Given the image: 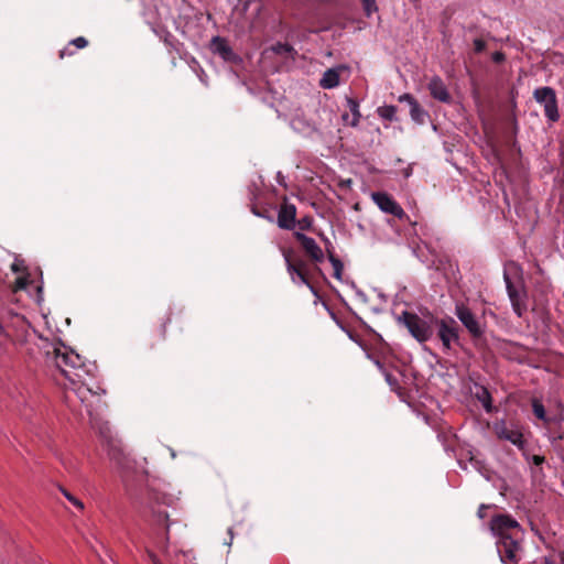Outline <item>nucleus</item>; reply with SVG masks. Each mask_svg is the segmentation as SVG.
<instances>
[{
    "label": "nucleus",
    "instance_id": "nucleus-14",
    "mask_svg": "<svg viewBox=\"0 0 564 564\" xmlns=\"http://www.w3.org/2000/svg\"><path fill=\"white\" fill-rule=\"evenodd\" d=\"M85 377L77 381L75 384H70V390L76 394V397L80 400L83 404L88 409L91 405V398H99L101 394L105 393V390L97 387V390H95L93 387H90L87 382H85Z\"/></svg>",
    "mask_w": 564,
    "mask_h": 564
},
{
    "label": "nucleus",
    "instance_id": "nucleus-39",
    "mask_svg": "<svg viewBox=\"0 0 564 564\" xmlns=\"http://www.w3.org/2000/svg\"><path fill=\"white\" fill-rule=\"evenodd\" d=\"M372 360H373V364L377 366V368L379 369V371L381 373L387 371V368L384 367V365L379 359L373 358Z\"/></svg>",
    "mask_w": 564,
    "mask_h": 564
},
{
    "label": "nucleus",
    "instance_id": "nucleus-38",
    "mask_svg": "<svg viewBox=\"0 0 564 564\" xmlns=\"http://www.w3.org/2000/svg\"><path fill=\"white\" fill-rule=\"evenodd\" d=\"M532 463L535 465V466H540L544 463V457L543 456H540V455H533L532 456Z\"/></svg>",
    "mask_w": 564,
    "mask_h": 564
},
{
    "label": "nucleus",
    "instance_id": "nucleus-17",
    "mask_svg": "<svg viewBox=\"0 0 564 564\" xmlns=\"http://www.w3.org/2000/svg\"><path fill=\"white\" fill-rule=\"evenodd\" d=\"M346 102H347V107L349 108V110L351 112V120H349L350 116L347 112L341 115V120L345 124L355 128L359 124V121L361 118V113L359 110V101L351 97H347Z\"/></svg>",
    "mask_w": 564,
    "mask_h": 564
},
{
    "label": "nucleus",
    "instance_id": "nucleus-12",
    "mask_svg": "<svg viewBox=\"0 0 564 564\" xmlns=\"http://www.w3.org/2000/svg\"><path fill=\"white\" fill-rule=\"evenodd\" d=\"M282 254H283L285 265H286V271L290 274L291 281L295 284H305L311 290V292L313 294H317L315 288L308 281V279L306 276V272L303 271L302 268H299V265L292 261V259H291L292 251L283 249Z\"/></svg>",
    "mask_w": 564,
    "mask_h": 564
},
{
    "label": "nucleus",
    "instance_id": "nucleus-43",
    "mask_svg": "<svg viewBox=\"0 0 564 564\" xmlns=\"http://www.w3.org/2000/svg\"><path fill=\"white\" fill-rule=\"evenodd\" d=\"M541 564H554V562L550 557L544 556Z\"/></svg>",
    "mask_w": 564,
    "mask_h": 564
},
{
    "label": "nucleus",
    "instance_id": "nucleus-26",
    "mask_svg": "<svg viewBox=\"0 0 564 564\" xmlns=\"http://www.w3.org/2000/svg\"><path fill=\"white\" fill-rule=\"evenodd\" d=\"M382 375L384 376V379H386L387 383L389 384V387L391 388V390L394 391V390L399 389V380L395 376H393L388 370L384 371Z\"/></svg>",
    "mask_w": 564,
    "mask_h": 564
},
{
    "label": "nucleus",
    "instance_id": "nucleus-3",
    "mask_svg": "<svg viewBox=\"0 0 564 564\" xmlns=\"http://www.w3.org/2000/svg\"><path fill=\"white\" fill-rule=\"evenodd\" d=\"M54 362L57 370L70 384L80 381L88 373L82 357L67 347L54 349Z\"/></svg>",
    "mask_w": 564,
    "mask_h": 564
},
{
    "label": "nucleus",
    "instance_id": "nucleus-32",
    "mask_svg": "<svg viewBox=\"0 0 564 564\" xmlns=\"http://www.w3.org/2000/svg\"><path fill=\"white\" fill-rule=\"evenodd\" d=\"M486 48V43L481 39L474 40V50L476 53H481Z\"/></svg>",
    "mask_w": 564,
    "mask_h": 564
},
{
    "label": "nucleus",
    "instance_id": "nucleus-21",
    "mask_svg": "<svg viewBox=\"0 0 564 564\" xmlns=\"http://www.w3.org/2000/svg\"><path fill=\"white\" fill-rule=\"evenodd\" d=\"M378 116L388 121H398L397 107L393 105H386L377 109Z\"/></svg>",
    "mask_w": 564,
    "mask_h": 564
},
{
    "label": "nucleus",
    "instance_id": "nucleus-44",
    "mask_svg": "<svg viewBox=\"0 0 564 564\" xmlns=\"http://www.w3.org/2000/svg\"><path fill=\"white\" fill-rule=\"evenodd\" d=\"M252 213H253L256 216L264 217L261 213L257 212L254 208L252 209Z\"/></svg>",
    "mask_w": 564,
    "mask_h": 564
},
{
    "label": "nucleus",
    "instance_id": "nucleus-34",
    "mask_svg": "<svg viewBox=\"0 0 564 564\" xmlns=\"http://www.w3.org/2000/svg\"><path fill=\"white\" fill-rule=\"evenodd\" d=\"M11 270L15 273L22 272L24 270L23 262L22 261H14L11 264Z\"/></svg>",
    "mask_w": 564,
    "mask_h": 564
},
{
    "label": "nucleus",
    "instance_id": "nucleus-46",
    "mask_svg": "<svg viewBox=\"0 0 564 564\" xmlns=\"http://www.w3.org/2000/svg\"><path fill=\"white\" fill-rule=\"evenodd\" d=\"M282 178H283V176H282V177H278V182H279V184H281V185H282Z\"/></svg>",
    "mask_w": 564,
    "mask_h": 564
},
{
    "label": "nucleus",
    "instance_id": "nucleus-10",
    "mask_svg": "<svg viewBox=\"0 0 564 564\" xmlns=\"http://www.w3.org/2000/svg\"><path fill=\"white\" fill-rule=\"evenodd\" d=\"M210 50L227 63L238 65L242 62V58L235 53L225 37L214 36L210 41Z\"/></svg>",
    "mask_w": 564,
    "mask_h": 564
},
{
    "label": "nucleus",
    "instance_id": "nucleus-40",
    "mask_svg": "<svg viewBox=\"0 0 564 564\" xmlns=\"http://www.w3.org/2000/svg\"><path fill=\"white\" fill-rule=\"evenodd\" d=\"M74 51H68V48H64L59 52V57L63 58L65 55H73Z\"/></svg>",
    "mask_w": 564,
    "mask_h": 564
},
{
    "label": "nucleus",
    "instance_id": "nucleus-7",
    "mask_svg": "<svg viewBox=\"0 0 564 564\" xmlns=\"http://www.w3.org/2000/svg\"><path fill=\"white\" fill-rule=\"evenodd\" d=\"M455 316L464 325L473 338H480L485 334V325L478 321L476 315L466 305L456 304Z\"/></svg>",
    "mask_w": 564,
    "mask_h": 564
},
{
    "label": "nucleus",
    "instance_id": "nucleus-28",
    "mask_svg": "<svg viewBox=\"0 0 564 564\" xmlns=\"http://www.w3.org/2000/svg\"><path fill=\"white\" fill-rule=\"evenodd\" d=\"M364 9L367 15H370L373 11L377 10L376 0H361Z\"/></svg>",
    "mask_w": 564,
    "mask_h": 564
},
{
    "label": "nucleus",
    "instance_id": "nucleus-13",
    "mask_svg": "<svg viewBox=\"0 0 564 564\" xmlns=\"http://www.w3.org/2000/svg\"><path fill=\"white\" fill-rule=\"evenodd\" d=\"M294 238L301 243L305 254L315 263H322L325 259L324 252L314 238L301 231L294 232Z\"/></svg>",
    "mask_w": 564,
    "mask_h": 564
},
{
    "label": "nucleus",
    "instance_id": "nucleus-42",
    "mask_svg": "<svg viewBox=\"0 0 564 564\" xmlns=\"http://www.w3.org/2000/svg\"><path fill=\"white\" fill-rule=\"evenodd\" d=\"M295 264L299 265V268H302L303 271H305V268H306V263L303 261V260H299L296 262H294Z\"/></svg>",
    "mask_w": 564,
    "mask_h": 564
},
{
    "label": "nucleus",
    "instance_id": "nucleus-19",
    "mask_svg": "<svg viewBox=\"0 0 564 564\" xmlns=\"http://www.w3.org/2000/svg\"><path fill=\"white\" fill-rule=\"evenodd\" d=\"M339 84V73L336 68H329L324 74L319 85L325 89H332Z\"/></svg>",
    "mask_w": 564,
    "mask_h": 564
},
{
    "label": "nucleus",
    "instance_id": "nucleus-22",
    "mask_svg": "<svg viewBox=\"0 0 564 564\" xmlns=\"http://www.w3.org/2000/svg\"><path fill=\"white\" fill-rule=\"evenodd\" d=\"M328 260L334 269V278L341 281L344 270L343 262L340 261V259L335 257L330 251L328 252Z\"/></svg>",
    "mask_w": 564,
    "mask_h": 564
},
{
    "label": "nucleus",
    "instance_id": "nucleus-27",
    "mask_svg": "<svg viewBox=\"0 0 564 564\" xmlns=\"http://www.w3.org/2000/svg\"><path fill=\"white\" fill-rule=\"evenodd\" d=\"M296 224L301 230H308L313 225V218L305 216L299 219Z\"/></svg>",
    "mask_w": 564,
    "mask_h": 564
},
{
    "label": "nucleus",
    "instance_id": "nucleus-41",
    "mask_svg": "<svg viewBox=\"0 0 564 564\" xmlns=\"http://www.w3.org/2000/svg\"><path fill=\"white\" fill-rule=\"evenodd\" d=\"M149 557L151 558V561L154 563V564H159V560L156 557V555L152 552H149Z\"/></svg>",
    "mask_w": 564,
    "mask_h": 564
},
{
    "label": "nucleus",
    "instance_id": "nucleus-31",
    "mask_svg": "<svg viewBox=\"0 0 564 564\" xmlns=\"http://www.w3.org/2000/svg\"><path fill=\"white\" fill-rule=\"evenodd\" d=\"M399 102H406L409 107L413 105V102H417V100L411 94H403L398 98Z\"/></svg>",
    "mask_w": 564,
    "mask_h": 564
},
{
    "label": "nucleus",
    "instance_id": "nucleus-2",
    "mask_svg": "<svg viewBox=\"0 0 564 564\" xmlns=\"http://www.w3.org/2000/svg\"><path fill=\"white\" fill-rule=\"evenodd\" d=\"M397 322L404 326L419 343H426L433 336L436 316L429 310L421 311L420 315L403 311L397 316Z\"/></svg>",
    "mask_w": 564,
    "mask_h": 564
},
{
    "label": "nucleus",
    "instance_id": "nucleus-35",
    "mask_svg": "<svg viewBox=\"0 0 564 564\" xmlns=\"http://www.w3.org/2000/svg\"><path fill=\"white\" fill-rule=\"evenodd\" d=\"M170 322H171V318H170V317H167V318L163 322V324L161 325V327H160V337H161L162 339H164V338H165L166 329H167V324H169Z\"/></svg>",
    "mask_w": 564,
    "mask_h": 564
},
{
    "label": "nucleus",
    "instance_id": "nucleus-18",
    "mask_svg": "<svg viewBox=\"0 0 564 564\" xmlns=\"http://www.w3.org/2000/svg\"><path fill=\"white\" fill-rule=\"evenodd\" d=\"M475 398L481 403L487 413L492 412V398L489 390L485 386L476 384Z\"/></svg>",
    "mask_w": 564,
    "mask_h": 564
},
{
    "label": "nucleus",
    "instance_id": "nucleus-16",
    "mask_svg": "<svg viewBox=\"0 0 564 564\" xmlns=\"http://www.w3.org/2000/svg\"><path fill=\"white\" fill-rule=\"evenodd\" d=\"M427 89L434 99L444 104L451 102L452 96L440 76H433L430 79L427 84Z\"/></svg>",
    "mask_w": 564,
    "mask_h": 564
},
{
    "label": "nucleus",
    "instance_id": "nucleus-1",
    "mask_svg": "<svg viewBox=\"0 0 564 564\" xmlns=\"http://www.w3.org/2000/svg\"><path fill=\"white\" fill-rule=\"evenodd\" d=\"M490 530L497 538L496 547L502 564H519L523 553L524 532L519 522L509 514H496Z\"/></svg>",
    "mask_w": 564,
    "mask_h": 564
},
{
    "label": "nucleus",
    "instance_id": "nucleus-25",
    "mask_svg": "<svg viewBox=\"0 0 564 564\" xmlns=\"http://www.w3.org/2000/svg\"><path fill=\"white\" fill-rule=\"evenodd\" d=\"M61 491L63 492L64 497L72 503L74 505L76 508H78L79 510H83L84 509V503L78 499L76 498L74 495H72L70 492H68L66 489L64 488H61Z\"/></svg>",
    "mask_w": 564,
    "mask_h": 564
},
{
    "label": "nucleus",
    "instance_id": "nucleus-6",
    "mask_svg": "<svg viewBox=\"0 0 564 564\" xmlns=\"http://www.w3.org/2000/svg\"><path fill=\"white\" fill-rule=\"evenodd\" d=\"M173 497L156 488L149 487L147 490V506L151 509L152 513L158 518L159 522L167 519V512L162 507L171 506Z\"/></svg>",
    "mask_w": 564,
    "mask_h": 564
},
{
    "label": "nucleus",
    "instance_id": "nucleus-45",
    "mask_svg": "<svg viewBox=\"0 0 564 564\" xmlns=\"http://www.w3.org/2000/svg\"><path fill=\"white\" fill-rule=\"evenodd\" d=\"M228 533L230 534V540H232V529L231 528L228 529Z\"/></svg>",
    "mask_w": 564,
    "mask_h": 564
},
{
    "label": "nucleus",
    "instance_id": "nucleus-20",
    "mask_svg": "<svg viewBox=\"0 0 564 564\" xmlns=\"http://www.w3.org/2000/svg\"><path fill=\"white\" fill-rule=\"evenodd\" d=\"M410 116L414 122L423 124L425 119L429 117V113L421 107L419 102H413V105L410 107Z\"/></svg>",
    "mask_w": 564,
    "mask_h": 564
},
{
    "label": "nucleus",
    "instance_id": "nucleus-4",
    "mask_svg": "<svg viewBox=\"0 0 564 564\" xmlns=\"http://www.w3.org/2000/svg\"><path fill=\"white\" fill-rule=\"evenodd\" d=\"M434 328L442 343L443 351L447 352L452 350L454 346H460V327L454 317H436Z\"/></svg>",
    "mask_w": 564,
    "mask_h": 564
},
{
    "label": "nucleus",
    "instance_id": "nucleus-9",
    "mask_svg": "<svg viewBox=\"0 0 564 564\" xmlns=\"http://www.w3.org/2000/svg\"><path fill=\"white\" fill-rule=\"evenodd\" d=\"M494 430L498 438L510 442L521 451L524 449L525 441L518 426H507L506 422L501 421L495 423Z\"/></svg>",
    "mask_w": 564,
    "mask_h": 564
},
{
    "label": "nucleus",
    "instance_id": "nucleus-33",
    "mask_svg": "<svg viewBox=\"0 0 564 564\" xmlns=\"http://www.w3.org/2000/svg\"><path fill=\"white\" fill-rule=\"evenodd\" d=\"M491 58L495 63H502L506 58L505 54L500 51L492 53Z\"/></svg>",
    "mask_w": 564,
    "mask_h": 564
},
{
    "label": "nucleus",
    "instance_id": "nucleus-29",
    "mask_svg": "<svg viewBox=\"0 0 564 564\" xmlns=\"http://www.w3.org/2000/svg\"><path fill=\"white\" fill-rule=\"evenodd\" d=\"M29 284V279L28 276H19L17 280H15V283H14V291H19V290H24L26 289Z\"/></svg>",
    "mask_w": 564,
    "mask_h": 564
},
{
    "label": "nucleus",
    "instance_id": "nucleus-37",
    "mask_svg": "<svg viewBox=\"0 0 564 564\" xmlns=\"http://www.w3.org/2000/svg\"><path fill=\"white\" fill-rule=\"evenodd\" d=\"M488 508H489V506H487V505H484V503H482V505H480V506H479V508H478V511H477V516H478L480 519H485V517H486V512H485V511H486V509H488Z\"/></svg>",
    "mask_w": 564,
    "mask_h": 564
},
{
    "label": "nucleus",
    "instance_id": "nucleus-30",
    "mask_svg": "<svg viewBox=\"0 0 564 564\" xmlns=\"http://www.w3.org/2000/svg\"><path fill=\"white\" fill-rule=\"evenodd\" d=\"M88 44V41L84 36H78L70 41L69 45H74L76 48H84Z\"/></svg>",
    "mask_w": 564,
    "mask_h": 564
},
{
    "label": "nucleus",
    "instance_id": "nucleus-36",
    "mask_svg": "<svg viewBox=\"0 0 564 564\" xmlns=\"http://www.w3.org/2000/svg\"><path fill=\"white\" fill-rule=\"evenodd\" d=\"M274 51L280 53V52H291L292 51V47L288 44H279L276 47H274Z\"/></svg>",
    "mask_w": 564,
    "mask_h": 564
},
{
    "label": "nucleus",
    "instance_id": "nucleus-23",
    "mask_svg": "<svg viewBox=\"0 0 564 564\" xmlns=\"http://www.w3.org/2000/svg\"><path fill=\"white\" fill-rule=\"evenodd\" d=\"M532 411L534 413V415L539 419V420H542L544 422H549V419L546 416V411H545V408L543 405V403L534 398L532 399Z\"/></svg>",
    "mask_w": 564,
    "mask_h": 564
},
{
    "label": "nucleus",
    "instance_id": "nucleus-24",
    "mask_svg": "<svg viewBox=\"0 0 564 564\" xmlns=\"http://www.w3.org/2000/svg\"><path fill=\"white\" fill-rule=\"evenodd\" d=\"M162 39H163L165 46L169 48L170 53H172L173 51L178 53V51H180L178 47H180L181 43L173 34H171L170 32H166Z\"/></svg>",
    "mask_w": 564,
    "mask_h": 564
},
{
    "label": "nucleus",
    "instance_id": "nucleus-11",
    "mask_svg": "<svg viewBox=\"0 0 564 564\" xmlns=\"http://www.w3.org/2000/svg\"><path fill=\"white\" fill-rule=\"evenodd\" d=\"M371 198L383 213L393 215L399 219H402L405 216L403 208L389 194L384 192H375L371 194Z\"/></svg>",
    "mask_w": 564,
    "mask_h": 564
},
{
    "label": "nucleus",
    "instance_id": "nucleus-15",
    "mask_svg": "<svg viewBox=\"0 0 564 564\" xmlns=\"http://www.w3.org/2000/svg\"><path fill=\"white\" fill-rule=\"evenodd\" d=\"M296 207L293 204L284 203L278 213V226L281 229L292 230L296 225Z\"/></svg>",
    "mask_w": 564,
    "mask_h": 564
},
{
    "label": "nucleus",
    "instance_id": "nucleus-8",
    "mask_svg": "<svg viewBox=\"0 0 564 564\" xmlns=\"http://www.w3.org/2000/svg\"><path fill=\"white\" fill-rule=\"evenodd\" d=\"M503 280L506 283V289L508 292V296L510 299L512 310L517 314L518 317H522L527 312V294L522 289H518L513 285L510 276L505 273Z\"/></svg>",
    "mask_w": 564,
    "mask_h": 564
},
{
    "label": "nucleus",
    "instance_id": "nucleus-5",
    "mask_svg": "<svg viewBox=\"0 0 564 564\" xmlns=\"http://www.w3.org/2000/svg\"><path fill=\"white\" fill-rule=\"evenodd\" d=\"M533 97L538 104L544 107V115L550 121L555 122L560 119L556 94L552 87L536 88Z\"/></svg>",
    "mask_w": 564,
    "mask_h": 564
}]
</instances>
